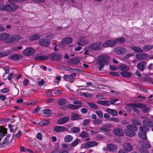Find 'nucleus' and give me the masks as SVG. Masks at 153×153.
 Wrapping results in <instances>:
<instances>
[{
    "instance_id": "f257e3e1",
    "label": "nucleus",
    "mask_w": 153,
    "mask_h": 153,
    "mask_svg": "<svg viewBox=\"0 0 153 153\" xmlns=\"http://www.w3.org/2000/svg\"><path fill=\"white\" fill-rule=\"evenodd\" d=\"M137 127L134 125H128L127 126L126 129L125 130V134L128 137H133L135 135V132L137 131Z\"/></svg>"
},
{
    "instance_id": "f03ea898",
    "label": "nucleus",
    "mask_w": 153,
    "mask_h": 153,
    "mask_svg": "<svg viewBox=\"0 0 153 153\" xmlns=\"http://www.w3.org/2000/svg\"><path fill=\"white\" fill-rule=\"evenodd\" d=\"M109 57L108 55H100L97 58V62L99 64H103L105 65H108L109 63Z\"/></svg>"
},
{
    "instance_id": "7ed1b4c3",
    "label": "nucleus",
    "mask_w": 153,
    "mask_h": 153,
    "mask_svg": "<svg viewBox=\"0 0 153 153\" xmlns=\"http://www.w3.org/2000/svg\"><path fill=\"white\" fill-rule=\"evenodd\" d=\"M17 8V6L14 4L11 3L6 4L3 7V9L10 12L15 11Z\"/></svg>"
},
{
    "instance_id": "20e7f679",
    "label": "nucleus",
    "mask_w": 153,
    "mask_h": 153,
    "mask_svg": "<svg viewBox=\"0 0 153 153\" xmlns=\"http://www.w3.org/2000/svg\"><path fill=\"white\" fill-rule=\"evenodd\" d=\"M48 59L54 61L59 60L62 58V55L59 53H54L48 55Z\"/></svg>"
},
{
    "instance_id": "39448f33",
    "label": "nucleus",
    "mask_w": 153,
    "mask_h": 153,
    "mask_svg": "<svg viewBox=\"0 0 153 153\" xmlns=\"http://www.w3.org/2000/svg\"><path fill=\"white\" fill-rule=\"evenodd\" d=\"M89 48L93 50H100L102 48V45L100 42H95L91 44Z\"/></svg>"
},
{
    "instance_id": "423d86ee",
    "label": "nucleus",
    "mask_w": 153,
    "mask_h": 153,
    "mask_svg": "<svg viewBox=\"0 0 153 153\" xmlns=\"http://www.w3.org/2000/svg\"><path fill=\"white\" fill-rule=\"evenodd\" d=\"M76 76V73H74L72 74L65 75L63 78L66 81L69 82L70 83H73L74 82V77Z\"/></svg>"
},
{
    "instance_id": "0eeeda50",
    "label": "nucleus",
    "mask_w": 153,
    "mask_h": 153,
    "mask_svg": "<svg viewBox=\"0 0 153 153\" xmlns=\"http://www.w3.org/2000/svg\"><path fill=\"white\" fill-rule=\"evenodd\" d=\"M126 51V49L124 47H118L114 49V52L117 54H123Z\"/></svg>"
},
{
    "instance_id": "6e6552de",
    "label": "nucleus",
    "mask_w": 153,
    "mask_h": 153,
    "mask_svg": "<svg viewBox=\"0 0 153 153\" xmlns=\"http://www.w3.org/2000/svg\"><path fill=\"white\" fill-rule=\"evenodd\" d=\"M9 34L6 33H0V40H3L5 42L9 43L10 38Z\"/></svg>"
},
{
    "instance_id": "1a4fd4ad",
    "label": "nucleus",
    "mask_w": 153,
    "mask_h": 153,
    "mask_svg": "<svg viewBox=\"0 0 153 153\" xmlns=\"http://www.w3.org/2000/svg\"><path fill=\"white\" fill-rule=\"evenodd\" d=\"M116 45L114 40H108L105 42L102 45V47L104 48L110 47Z\"/></svg>"
},
{
    "instance_id": "9d476101",
    "label": "nucleus",
    "mask_w": 153,
    "mask_h": 153,
    "mask_svg": "<svg viewBox=\"0 0 153 153\" xmlns=\"http://www.w3.org/2000/svg\"><path fill=\"white\" fill-rule=\"evenodd\" d=\"M10 136V134L7 135L3 140L0 142V145H5L9 144L11 141Z\"/></svg>"
},
{
    "instance_id": "9b49d317",
    "label": "nucleus",
    "mask_w": 153,
    "mask_h": 153,
    "mask_svg": "<svg viewBox=\"0 0 153 153\" xmlns=\"http://www.w3.org/2000/svg\"><path fill=\"white\" fill-rule=\"evenodd\" d=\"M114 135L118 137H122L123 135L124 132L123 130L120 128H114L113 131Z\"/></svg>"
},
{
    "instance_id": "f8f14e48",
    "label": "nucleus",
    "mask_w": 153,
    "mask_h": 153,
    "mask_svg": "<svg viewBox=\"0 0 153 153\" xmlns=\"http://www.w3.org/2000/svg\"><path fill=\"white\" fill-rule=\"evenodd\" d=\"M98 143L96 141H90L85 143L83 145L84 148H88L97 146Z\"/></svg>"
},
{
    "instance_id": "ddd939ff",
    "label": "nucleus",
    "mask_w": 153,
    "mask_h": 153,
    "mask_svg": "<svg viewBox=\"0 0 153 153\" xmlns=\"http://www.w3.org/2000/svg\"><path fill=\"white\" fill-rule=\"evenodd\" d=\"M35 52V50L33 48H29L26 49L23 51V54L25 56H29L34 54Z\"/></svg>"
},
{
    "instance_id": "4468645a",
    "label": "nucleus",
    "mask_w": 153,
    "mask_h": 153,
    "mask_svg": "<svg viewBox=\"0 0 153 153\" xmlns=\"http://www.w3.org/2000/svg\"><path fill=\"white\" fill-rule=\"evenodd\" d=\"M39 44L44 47H48L50 44V42L48 40L45 39H40L39 42Z\"/></svg>"
},
{
    "instance_id": "2eb2a0df",
    "label": "nucleus",
    "mask_w": 153,
    "mask_h": 153,
    "mask_svg": "<svg viewBox=\"0 0 153 153\" xmlns=\"http://www.w3.org/2000/svg\"><path fill=\"white\" fill-rule=\"evenodd\" d=\"M148 56V54L146 53H141L136 54V58L139 60L146 59L147 58Z\"/></svg>"
},
{
    "instance_id": "dca6fc26",
    "label": "nucleus",
    "mask_w": 153,
    "mask_h": 153,
    "mask_svg": "<svg viewBox=\"0 0 153 153\" xmlns=\"http://www.w3.org/2000/svg\"><path fill=\"white\" fill-rule=\"evenodd\" d=\"M117 149V146L114 144H110L107 146V149L108 151L109 152H113L116 150Z\"/></svg>"
},
{
    "instance_id": "f3484780",
    "label": "nucleus",
    "mask_w": 153,
    "mask_h": 153,
    "mask_svg": "<svg viewBox=\"0 0 153 153\" xmlns=\"http://www.w3.org/2000/svg\"><path fill=\"white\" fill-rule=\"evenodd\" d=\"M21 39V37L18 35H14L10 38L9 43H11L13 42H17Z\"/></svg>"
},
{
    "instance_id": "a211bd4d",
    "label": "nucleus",
    "mask_w": 153,
    "mask_h": 153,
    "mask_svg": "<svg viewBox=\"0 0 153 153\" xmlns=\"http://www.w3.org/2000/svg\"><path fill=\"white\" fill-rule=\"evenodd\" d=\"M70 118L68 117H65L59 119L57 123L59 124H62L67 123L69 120Z\"/></svg>"
},
{
    "instance_id": "6ab92c4d",
    "label": "nucleus",
    "mask_w": 153,
    "mask_h": 153,
    "mask_svg": "<svg viewBox=\"0 0 153 153\" xmlns=\"http://www.w3.org/2000/svg\"><path fill=\"white\" fill-rule=\"evenodd\" d=\"M146 62L142 61L139 62L137 65V68L141 71H143L145 69Z\"/></svg>"
},
{
    "instance_id": "aec40b11",
    "label": "nucleus",
    "mask_w": 153,
    "mask_h": 153,
    "mask_svg": "<svg viewBox=\"0 0 153 153\" xmlns=\"http://www.w3.org/2000/svg\"><path fill=\"white\" fill-rule=\"evenodd\" d=\"M21 55L19 54H16L11 55L9 57V59L13 60L19 61L22 58Z\"/></svg>"
},
{
    "instance_id": "412c9836",
    "label": "nucleus",
    "mask_w": 153,
    "mask_h": 153,
    "mask_svg": "<svg viewBox=\"0 0 153 153\" xmlns=\"http://www.w3.org/2000/svg\"><path fill=\"white\" fill-rule=\"evenodd\" d=\"M66 128L64 126H57L54 127V130L56 132H62L66 131Z\"/></svg>"
},
{
    "instance_id": "4be33fe9",
    "label": "nucleus",
    "mask_w": 153,
    "mask_h": 153,
    "mask_svg": "<svg viewBox=\"0 0 153 153\" xmlns=\"http://www.w3.org/2000/svg\"><path fill=\"white\" fill-rule=\"evenodd\" d=\"M131 104V103H129L128 104V105L131 106L130 108V111L131 112V113L132 114L134 115L137 114L138 111L137 109L136 108L137 107L133 105H129V104Z\"/></svg>"
},
{
    "instance_id": "5701e85b",
    "label": "nucleus",
    "mask_w": 153,
    "mask_h": 153,
    "mask_svg": "<svg viewBox=\"0 0 153 153\" xmlns=\"http://www.w3.org/2000/svg\"><path fill=\"white\" fill-rule=\"evenodd\" d=\"M124 149L127 151L130 152L133 150V147L130 143H126L123 145Z\"/></svg>"
},
{
    "instance_id": "b1692460",
    "label": "nucleus",
    "mask_w": 153,
    "mask_h": 153,
    "mask_svg": "<svg viewBox=\"0 0 153 153\" xmlns=\"http://www.w3.org/2000/svg\"><path fill=\"white\" fill-rule=\"evenodd\" d=\"M142 123L144 126L149 127H152L153 126V122L152 121L144 120L143 121Z\"/></svg>"
},
{
    "instance_id": "393cba45",
    "label": "nucleus",
    "mask_w": 153,
    "mask_h": 153,
    "mask_svg": "<svg viewBox=\"0 0 153 153\" xmlns=\"http://www.w3.org/2000/svg\"><path fill=\"white\" fill-rule=\"evenodd\" d=\"M35 60L41 61L42 60H46L48 59V56H39L35 57L34 58Z\"/></svg>"
},
{
    "instance_id": "a878e982",
    "label": "nucleus",
    "mask_w": 153,
    "mask_h": 153,
    "mask_svg": "<svg viewBox=\"0 0 153 153\" xmlns=\"http://www.w3.org/2000/svg\"><path fill=\"white\" fill-rule=\"evenodd\" d=\"M106 111L113 116H116L118 115V112L115 110L108 108L106 109Z\"/></svg>"
},
{
    "instance_id": "bb28decb",
    "label": "nucleus",
    "mask_w": 153,
    "mask_h": 153,
    "mask_svg": "<svg viewBox=\"0 0 153 153\" xmlns=\"http://www.w3.org/2000/svg\"><path fill=\"white\" fill-rule=\"evenodd\" d=\"M69 63L74 65H77L80 62V60L78 57L74 58L69 61Z\"/></svg>"
},
{
    "instance_id": "cd10ccee",
    "label": "nucleus",
    "mask_w": 153,
    "mask_h": 153,
    "mask_svg": "<svg viewBox=\"0 0 153 153\" xmlns=\"http://www.w3.org/2000/svg\"><path fill=\"white\" fill-rule=\"evenodd\" d=\"M139 129L140 131L139 132L140 135V134H142L143 133H146L149 130L148 128L143 126H140Z\"/></svg>"
},
{
    "instance_id": "c85d7f7f",
    "label": "nucleus",
    "mask_w": 153,
    "mask_h": 153,
    "mask_svg": "<svg viewBox=\"0 0 153 153\" xmlns=\"http://www.w3.org/2000/svg\"><path fill=\"white\" fill-rule=\"evenodd\" d=\"M41 36L38 34H35L30 36L29 37V39L31 41L39 39Z\"/></svg>"
},
{
    "instance_id": "c756f323",
    "label": "nucleus",
    "mask_w": 153,
    "mask_h": 153,
    "mask_svg": "<svg viewBox=\"0 0 153 153\" xmlns=\"http://www.w3.org/2000/svg\"><path fill=\"white\" fill-rule=\"evenodd\" d=\"M7 130L5 128H4L0 130V141L2 140L3 138L4 137L5 134H7Z\"/></svg>"
},
{
    "instance_id": "7c9ffc66",
    "label": "nucleus",
    "mask_w": 153,
    "mask_h": 153,
    "mask_svg": "<svg viewBox=\"0 0 153 153\" xmlns=\"http://www.w3.org/2000/svg\"><path fill=\"white\" fill-rule=\"evenodd\" d=\"M130 105H133L134 106L136 107L137 108H140L143 109L144 108L146 107V105L143 103H133L129 104Z\"/></svg>"
},
{
    "instance_id": "2f4dec72",
    "label": "nucleus",
    "mask_w": 153,
    "mask_h": 153,
    "mask_svg": "<svg viewBox=\"0 0 153 153\" xmlns=\"http://www.w3.org/2000/svg\"><path fill=\"white\" fill-rule=\"evenodd\" d=\"M73 40L70 37H66L64 38L62 40V42L64 44H69L71 43Z\"/></svg>"
},
{
    "instance_id": "473e14b6",
    "label": "nucleus",
    "mask_w": 153,
    "mask_h": 153,
    "mask_svg": "<svg viewBox=\"0 0 153 153\" xmlns=\"http://www.w3.org/2000/svg\"><path fill=\"white\" fill-rule=\"evenodd\" d=\"M8 127L10 128V131L13 133L16 132L19 128L18 127H16V128L15 125H12L11 124L8 125Z\"/></svg>"
},
{
    "instance_id": "72a5a7b5",
    "label": "nucleus",
    "mask_w": 153,
    "mask_h": 153,
    "mask_svg": "<svg viewBox=\"0 0 153 153\" xmlns=\"http://www.w3.org/2000/svg\"><path fill=\"white\" fill-rule=\"evenodd\" d=\"M131 48L136 52L142 53L143 51V50L140 47L136 46H132Z\"/></svg>"
},
{
    "instance_id": "f704fd0d",
    "label": "nucleus",
    "mask_w": 153,
    "mask_h": 153,
    "mask_svg": "<svg viewBox=\"0 0 153 153\" xmlns=\"http://www.w3.org/2000/svg\"><path fill=\"white\" fill-rule=\"evenodd\" d=\"M97 103L104 106H109L110 105V104L109 103V100H100L97 101Z\"/></svg>"
},
{
    "instance_id": "c9c22d12",
    "label": "nucleus",
    "mask_w": 153,
    "mask_h": 153,
    "mask_svg": "<svg viewBox=\"0 0 153 153\" xmlns=\"http://www.w3.org/2000/svg\"><path fill=\"white\" fill-rule=\"evenodd\" d=\"M120 74L122 76L126 78H130L131 76V73L128 71H122Z\"/></svg>"
},
{
    "instance_id": "e433bc0d",
    "label": "nucleus",
    "mask_w": 153,
    "mask_h": 153,
    "mask_svg": "<svg viewBox=\"0 0 153 153\" xmlns=\"http://www.w3.org/2000/svg\"><path fill=\"white\" fill-rule=\"evenodd\" d=\"M131 122L133 124L135 125L140 126L141 124V122L137 118L132 119Z\"/></svg>"
},
{
    "instance_id": "4c0bfd02",
    "label": "nucleus",
    "mask_w": 153,
    "mask_h": 153,
    "mask_svg": "<svg viewBox=\"0 0 153 153\" xmlns=\"http://www.w3.org/2000/svg\"><path fill=\"white\" fill-rule=\"evenodd\" d=\"M11 51H8L0 52V57H5L11 54Z\"/></svg>"
},
{
    "instance_id": "58836bf2",
    "label": "nucleus",
    "mask_w": 153,
    "mask_h": 153,
    "mask_svg": "<svg viewBox=\"0 0 153 153\" xmlns=\"http://www.w3.org/2000/svg\"><path fill=\"white\" fill-rule=\"evenodd\" d=\"M119 68L120 70L125 71H128L129 70L128 66L125 64L120 65L119 67Z\"/></svg>"
},
{
    "instance_id": "ea45409f",
    "label": "nucleus",
    "mask_w": 153,
    "mask_h": 153,
    "mask_svg": "<svg viewBox=\"0 0 153 153\" xmlns=\"http://www.w3.org/2000/svg\"><path fill=\"white\" fill-rule=\"evenodd\" d=\"M114 40L116 42V45L117 43L120 44H123L124 43L125 41V39L122 37L117 38Z\"/></svg>"
},
{
    "instance_id": "a19ab883",
    "label": "nucleus",
    "mask_w": 153,
    "mask_h": 153,
    "mask_svg": "<svg viewBox=\"0 0 153 153\" xmlns=\"http://www.w3.org/2000/svg\"><path fill=\"white\" fill-rule=\"evenodd\" d=\"M80 117L77 114L73 113L71 116V120H75L79 119Z\"/></svg>"
},
{
    "instance_id": "79ce46f5",
    "label": "nucleus",
    "mask_w": 153,
    "mask_h": 153,
    "mask_svg": "<svg viewBox=\"0 0 153 153\" xmlns=\"http://www.w3.org/2000/svg\"><path fill=\"white\" fill-rule=\"evenodd\" d=\"M153 48V45H146L143 47V50L145 51H148Z\"/></svg>"
},
{
    "instance_id": "37998d69",
    "label": "nucleus",
    "mask_w": 153,
    "mask_h": 153,
    "mask_svg": "<svg viewBox=\"0 0 153 153\" xmlns=\"http://www.w3.org/2000/svg\"><path fill=\"white\" fill-rule=\"evenodd\" d=\"M64 141L66 142H69L73 139V137L71 135H67L64 137Z\"/></svg>"
},
{
    "instance_id": "c03bdc74",
    "label": "nucleus",
    "mask_w": 153,
    "mask_h": 153,
    "mask_svg": "<svg viewBox=\"0 0 153 153\" xmlns=\"http://www.w3.org/2000/svg\"><path fill=\"white\" fill-rule=\"evenodd\" d=\"M79 39L80 42H82L84 44L86 45L89 43V41L85 37H81Z\"/></svg>"
},
{
    "instance_id": "a18cd8bd",
    "label": "nucleus",
    "mask_w": 153,
    "mask_h": 153,
    "mask_svg": "<svg viewBox=\"0 0 153 153\" xmlns=\"http://www.w3.org/2000/svg\"><path fill=\"white\" fill-rule=\"evenodd\" d=\"M68 106L69 108L73 110L77 109L81 107L80 105H76L71 104L68 105Z\"/></svg>"
},
{
    "instance_id": "49530a36",
    "label": "nucleus",
    "mask_w": 153,
    "mask_h": 153,
    "mask_svg": "<svg viewBox=\"0 0 153 153\" xmlns=\"http://www.w3.org/2000/svg\"><path fill=\"white\" fill-rule=\"evenodd\" d=\"M87 104L91 108L94 109H98V106L92 102H88Z\"/></svg>"
},
{
    "instance_id": "de8ad7c7",
    "label": "nucleus",
    "mask_w": 153,
    "mask_h": 153,
    "mask_svg": "<svg viewBox=\"0 0 153 153\" xmlns=\"http://www.w3.org/2000/svg\"><path fill=\"white\" fill-rule=\"evenodd\" d=\"M66 103V100L64 98H61L58 102V104L61 106L63 105Z\"/></svg>"
},
{
    "instance_id": "09e8293b",
    "label": "nucleus",
    "mask_w": 153,
    "mask_h": 153,
    "mask_svg": "<svg viewBox=\"0 0 153 153\" xmlns=\"http://www.w3.org/2000/svg\"><path fill=\"white\" fill-rule=\"evenodd\" d=\"M51 109L46 108L43 109L42 111V112L44 114H48L49 116H50L51 115Z\"/></svg>"
},
{
    "instance_id": "8fccbe9b",
    "label": "nucleus",
    "mask_w": 153,
    "mask_h": 153,
    "mask_svg": "<svg viewBox=\"0 0 153 153\" xmlns=\"http://www.w3.org/2000/svg\"><path fill=\"white\" fill-rule=\"evenodd\" d=\"M71 131L74 133H77L79 132L80 129L78 127H73L71 128Z\"/></svg>"
},
{
    "instance_id": "3c124183",
    "label": "nucleus",
    "mask_w": 153,
    "mask_h": 153,
    "mask_svg": "<svg viewBox=\"0 0 153 153\" xmlns=\"http://www.w3.org/2000/svg\"><path fill=\"white\" fill-rule=\"evenodd\" d=\"M138 135L139 137L142 139L144 140H146L147 139L146 133H143L142 134H140V135L139 132Z\"/></svg>"
},
{
    "instance_id": "603ef678",
    "label": "nucleus",
    "mask_w": 153,
    "mask_h": 153,
    "mask_svg": "<svg viewBox=\"0 0 153 153\" xmlns=\"http://www.w3.org/2000/svg\"><path fill=\"white\" fill-rule=\"evenodd\" d=\"M80 142V140L79 139H76L74 140L71 143V145L72 146L75 147Z\"/></svg>"
},
{
    "instance_id": "864d4df0",
    "label": "nucleus",
    "mask_w": 153,
    "mask_h": 153,
    "mask_svg": "<svg viewBox=\"0 0 153 153\" xmlns=\"http://www.w3.org/2000/svg\"><path fill=\"white\" fill-rule=\"evenodd\" d=\"M143 145L146 148H149L151 147V145L149 141H145L143 142Z\"/></svg>"
},
{
    "instance_id": "5fc2aeb1",
    "label": "nucleus",
    "mask_w": 153,
    "mask_h": 153,
    "mask_svg": "<svg viewBox=\"0 0 153 153\" xmlns=\"http://www.w3.org/2000/svg\"><path fill=\"white\" fill-rule=\"evenodd\" d=\"M79 135L82 137L85 138L88 137V135L86 131H83Z\"/></svg>"
},
{
    "instance_id": "6e6d98bb",
    "label": "nucleus",
    "mask_w": 153,
    "mask_h": 153,
    "mask_svg": "<svg viewBox=\"0 0 153 153\" xmlns=\"http://www.w3.org/2000/svg\"><path fill=\"white\" fill-rule=\"evenodd\" d=\"M95 113L99 118H101L103 117V113L101 111H96Z\"/></svg>"
},
{
    "instance_id": "4d7b16f0",
    "label": "nucleus",
    "mask_w": 153,
    "mask_h": 153,
    "mask_svg": "<svg viewBox=\"0 0 153 153\" xmlns=\"http://www.w3.org/2000/svg\"><path fill=\"white\" fill-rule=\"evenodd\" d=\"M151 110V109L148 107H146L142 110V112L144 113H147L149 112Z\"/></svg>"
},
{
    "instance_id": "13d9d810",
    "label": "nucleus",
    "mask_w": 153,
    "mask_h": 153,
    "mask_svg": "<svg viewBox=\"0 0 153 153\" xmlns=\"http://www.w3.org/2000/svg\"><path fill=\"white\" fill-rule=\"evenodd\" d=\"M109 74L111 76L115 77H117L119 76V74L116 72H109Z\"/></svg>"
},
{
    "instance_id": "bf43d9fd",
    "label": "nucleus",
    "mask_w": 153,
    "mask_h": 153,
    "mask_svg": "<svg viewBox=\"0 0 153 153\" xmlns=\"http://www.w3.org/2000/svg\"><path fill=\"white\" fill-rule=\"evenodd\" d=\"M73 103L74 104L77 105H80L81 107L82 102L80 101L75 100L73 101Z\"/></svg>"
},
{
    "instance_id": "052dcab7",
    "label": "nucleus",
    "mask_w": 153,
    "mask_h": 153,
    "mask_svg": "<svg viewBox=\"0 0 153 153\" xmlns=\"http://www.w3.org/2000/svg\"><path fill=\"white\" fill-rule=\"evenodd\" d=\"M53 93L55 94H61L62 93V91L59 89H54L53 90Z\"/></svg>"
},
{
    "instance_id": "680f3d73",
    "label": "nucleus",
    "mask_w": 153,
    "mask_h": 153,
    "mask_svg": "<svg viewBox=\"0 0 153 153\" xmlns=\"http://www.w3.org/2000/svg\"><path fill=\"white\" fill-rule=\"evenodd\" d=\"M102 122L101 120L100 119H97L93 121V122L94 124L97 125L100 124Z\"/></svg>"
},
{
    "instance_id": "e2e57ef3",
    "label": "nucleus",
    "mask_w": 153,
    "mask_h": 153,
    "mask_svg": "<svg viewBox=\"0 0 153 153\" xmlns=\"http://www.w3.org/2000/svg\"><path fill=\"white\" fill-rule=\"evenodd\" d=\"M118 100L117 99H111L109 103L110 104H114L115 102Z\"/></svg>"
},
{
    "instance_id": "0e129e2a",
    "label": "nucleus",
    "mask_w": 153,
    "mask_h": 153,
    "mask_svg": "<svg viewBox=\"0 0 153 153\" xmlns=\"http://www.w3.org/2000/svg\"><path fill=\"white\" fill-rule=\"evenodd\" d=\"M9 89L7 88H5L0 90V92L3 93H5L8 92Z\"/></svg>"
},
{
    "instance_id": "69168bd1",
    "label": "nucleus",
    "mask_w": 153,
    "mask_h": 153,
    "mask_svg": "<svg viewBox=\"0 0 153 153\" xmlns=\"http://www.w3.org/2000/svg\"><path fill=\"white\" fill-rule=\"evenodd\" d=\"M141 153H149V152L147 149L142 148L140 149Z\"/></svg>"
},
{
    "instance_id": "338daca9",
    "label": "nucleus",
    "mask_w": 153,
    "mask_h": 153,
    "mask_svg": "<svg viewBox=\"0 0 153 153\" xmlns=\"http://www.w3.org/2000/svg\"><path fill=\"white\" fill-rule=\"evenodd\" d=\"M100 130L103 131L108 132L110 131V129L105 127H102L100 128Z\"/></svg>"
},
{
    "instance_id": "774afa93",
    "label": "nucleus",
    "mask_w": 153,
    "mask_h": 153,
    "mask_svg": "<svg viewBox=\"0 0 153 153\" xmlns=\"http://www.w3.org/2000/svg\"><path fill=\"white\" fill-rule=\"evenodd\" d=\"M82 96H84L87 98H89L92 96L91 94L88 93H84L82 94Z\"/></svg>"
}]
</instances>
